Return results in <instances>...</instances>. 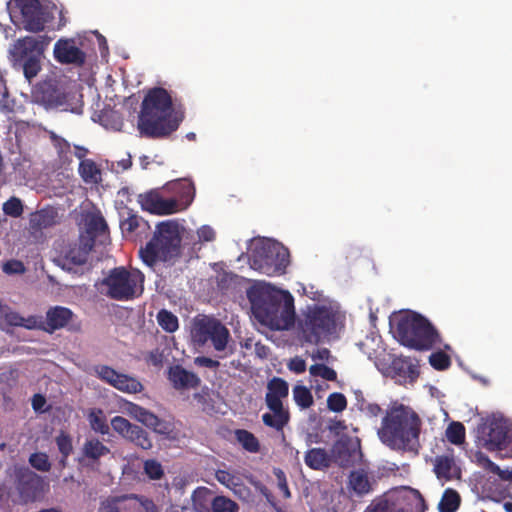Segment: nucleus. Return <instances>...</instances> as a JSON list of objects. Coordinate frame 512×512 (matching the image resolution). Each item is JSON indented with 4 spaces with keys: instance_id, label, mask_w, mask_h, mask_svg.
Segmentation results:
<instances>
[{
    "instance_id": "nucleus-1",
    "label": "nucleus",
    "mask_w": 512,
    "mask_h": 512,
    "mask_svg": "<svg viewBox=\"0 0 512 512\" xmlns=\"http://www.w3.org/2000/svg\"><path fill=\"white\" fill-rule=\"evenodd\" d=\"M422 425V419L414 409L394 402L386 409L377 435L391 450L418 454Z\"/></svg>"
},
{
    "instance_id": "nucleus-2",
    "label": "nucleus",
    "mask_w": 512,
    "mask_h": 512,
    "mask_svg": "<svg viewBox=\"0 0 512 512\" xmlns=\"http://www.w3.org/2000/svg\"><path fill=\"white\" fill-rule=\"evenodd\" d=\"M172 97L162 87L150 89L145 95L138 116V130L149 138H162L176 131L183 121L182 111H173Z\"/></svg>"
},
{
    "instance_id": "nucleus-3",
    "label": "nucleus",
    "mask_w": 512,
    "mask_h": 512,
    "mask_svg": "<svg viewBox=\"0 0 512 512\" xmlns=\"http://www.w3.org/2000/svg\"><path fill=\"white\" fill-rule=\"evenodd\" d=\"M255 318L272 330L288 329L294 321L292 298L285 301V294L268 286H253L247 291Z\"/></svg>"
},
{
    "instance_id": "nucleus-4",
    "label": "nucleus",
    "mask_w": 512,
    "mask_h": 512,
    "mask_svg": "<svg viewBox=\"0 0 512 512\" xmlns=\"http://www.w3.org/2000/svg\"><path fill=\"white\" fill-rule=\"evenodd\" d=\"M181 241L176 222H160L152 239L140 249V257L149 267H153L158 261L174 264L181 256Z\"/></svg>"
},
{
    "instance_id": "nucleus-5",
    "label": "nucleus",
    "mask_w": 512,
    "mask_h": 512,
    "mask_svg": "<svg viewBox=\"0 0 512 512\" xmlns=\"http://www.w3.org/2000/svg\"><path fill=\"white\" fill-rule=\"evenodd\" d=\"M395 338L401 345L416 351H428L442 343L437 329L418 313L402 316L398 320Z\"/></svg>"
},
{
    "instance_id": "nucleus-6",
    "label": "nucleus",
    "mask_w": 512,
    "mask_h": 512,
    "mask_svg": "<svg viewBox=\"0 0 512 512\" xmlns=\"http://www.w3.org/2000/svg\"><path fill=\"white\" fill-rule=\"evenodd\" d=\"M52 38L47 35L25 36L17 39L9 48V60L16 69H22L30 82L41 71V58Z\"/></svg>"
},
{
    "instance_id": "nucleus-7",
    "label": "nucleus",
    "mask_w": 512,
    "mask_h": 512,
    "mask_svg": "<svg viewBox=\"0 0 512 512\" xmlns=\"http://www.w3.org/2000/svg\"><path fill=\"white\" fill-rule=\"evenodd\" d=\"M144 274L138 269L128 270L120 266L110 270L102 280L107 287L106 295L114 300L128 301L139 297L144 291Z\"/></svg>"
},
{
    "instance_id": "nucleus-8",
    "label": "nucleus",
    "mask_w": 512,
    "mask_h": 512,
    "mask_svg": "<svg viewBox=\"0 0 512 512\" xmlns=\"http://www.w3.org/2000/svg\"><path fill=\"white\" fill-rule=\"evenodd\" d=\"M252 269L267 276H279L286 272L290 263L289 250L276 242L261 243L249 258Z\"/></svg>"
},
{
    "instance_id": "nucleus-9",
    "label": "nucleus",
    "mask_w": 512,
    "mask_h": 512,
    "mask_svg": "<svg viewBox=\"0 0 512 512\" xmlns=\"http://www.w3.org/2000/svg\"><path fill=\"white\" fill-rule=\"evenodd\" d=\"M298 329L304 342L318 344L323 336L335 331V315L325 306L307 307L298 321Z\"/></svg>"
},
{
    "instance_id": "nucleus-10",
    "label": "nucleus",
    "mask_w": 512,
    "mask_h": 512,
    "mask_svg": "<svg viewBox=\"0 0 512 512\" xmlns=\"http://www.w3.org/2000/svg\"><path fill=\"white\" fill-rule=\"evenodd\" d=\"M289 395L288 383L280 378L273 377L267 383V393L265 395V402L271 413H264L262 415L263 423L277 431H281L289 422L290 415L283 407L282 400Z\"/></svg>"
},
{
    "instance_id": "nucleus-11",
    "label": "nucleus",
    "mask_w": 512,
    "mask_h": 512,
    "mask_svg": "<svg viewBox=\"0 0 512 512\" xmlns=\"http://www.w3.org/2000/svg\"><path fill=\"white\" fill-rule=\"evenodd\" d=\"M478 434L488 450H498L504 458H512V427L508 420L491 418L478 427Z\"/></svg>"
},
{
    "instance_id": "nucleus-12",
    "label": "nucleus",
    "mask_w": 512,
    "mask_h": 512,
    "mask_svg": "<svg viewBox=\"0 0 512 512\" xmlns=\"http://www.w3.org/2000/svg\"><path fill=\"white\" fill-rule=\"evenodd\" d=\"M192 338L199 345L211 341L217 351H223L230 337L229 330L217 319L203 316L195 320L192 327Z\"/></svg>"
},
{
    "instance_id": "nucleus-13",
    "label": "nucleus",
    "mask_w": 512,
    "mask_h": 512,
    "mask_svg": "<svg viewBox=\"0 0 512 512\" xmlns=\"http://www.w3.org/2000/svg\"><path fill=\"white\" fill-rule=\"evenodd\" d=\"M20 9V23L24 30L40 33L52 23L54 16L39 0H14Z\"/></svg>"
},
{
    "instance_id": "nucleus-14",
    "label": "nucleus",
    "mask_w": 512,
    "mask_h": 512,
    "mask_svg": "<svg viewBox=\"0 0 512 512\" xmlns=\"http://www.w3.org/2000/svg\"><path fill=\"white\" fill-rule=\"evenodd\" d=\"M44 487V480L37 473L29 469L19 470L15 479L18 498L14 502L22 505L36 502L42 498Z\"/></svg>"
},
{
    "instance_id": "nucleus-15",
    "label": "nucleus",
    "mask_w": 512,
    "mask_h": 512,
    "mask_svg": "<svg viewBox=\"0 0 512 512\" xmlns=\"http://www.w3.org/2000/svg\"><path fill=\"white\" fill-rule=\"evenodd\" d=\"M37 102L46 108H60L64 111H74L71 104V93L67 92L63 86L58 85L53 80L44 81L39 84L35 91Z\"/></svg>"
},
{
    "instance_id": "nucleus-16",
    "label": "nucleus",
    "mask_w": 512,
    "mask_h": 512,
    "mask_svg": "<svg viewBox=\"0 0 512 512\" xmlns=\"http://www.w3.org/2000/svg\"><path fill=\"white\" fill-rule=\"evenodd\" d=\"M93 246V239L70 244L57 256L55 263L63 270L78 273L79 268L87 263Z\"/></svg>"
},
{
    "instance_id": "nucleus-17",
    "label": "nucleus",
    "mask_w": 512,
    "mask_h": 512,
    "mask_svg": "<svg viewBox=\"0 0 512 512\" xmlns=\"http://www.w3.org/2000/svg\"><path fill=\"white\" fill-rule=\"evenodd\" d=\"M330 456L331 464L341 468L353 467L362 457L360 444L348 436L341 437L333 444Z\"/></svg>"
},
{
    "instance_id": "nucleus-18",
    "label": "nucleus",
    "mask_w": 512,
    "mask_h": 512,
    "mask_svg": "<svg viewBox=\"0 0 512 512\" xmlns=\"http://www.w3.org/2000/svg\"><path fill=\"white\" fill-rule=\"evenodd\" d=\"M55 60L64 65L81 67L85 64L86 54L77 45L73 38H60L56 41L53 50Z\"/></svg>"
},
{
    "instance_id": "nucleus-19",
    "label": "nucleus",
    "mask_w": 512,
    "mask_h": 512,
    "mask_svg": "<svg viewBox=\"0 0 512 512\" xmlns=\"http://www.w3.org/2000/svg\"><path fill=\"white\" fill-rule=\"evenodd\" d=\"M164 191H150L140 195V203L144 210L156 215H170L180 212L175 199L172 196L165 197Z\"/></svg>"
},
{
    "instance_id": "nucleus-20",
    "label": "nucleus",
    "mask_w": 512,
    "mask_h": 512,
    "mask_svg": "<svg viewBox=\"0 0 512 512\" xmlns=\"http://www.w3.org/2000/svg\"><path fill=\"white\" fill-rule=\"evenodd\" d=\"M164 192L172 194L181 211L187 209L195 197L194 184L186 179L169 182L165 185Z\"/></svg>"
},
{
    "instance_id": "nucleus-21",
    "label": "nucleus",
    "mask_w": 512,
    "mask_h": 512,
    "mask_svg": "<svg viewBox=\"0 0 512 512\" xmlns=\"http://www.w3.org/2000/svg\"><path fill=\"white\" fill-rule=\"evenodd\" d=\"M167 378L172 387L179 391L195 389L201 383L200 378L194 372L186 370L179 364L169 367Z\"/></svg>"
},
{
    "instance_id": "nucleus-22",
    "label": "nucleus",
    "mask_w": 512,
    "mask_h": 512,
    "mask_svg": "<svg viewBox=\"0 0 512 512\" xmlns=\"http://www.w3.org/2000/svg\"><path fill=\"white\" fill-rule=\"evenodd\" d=\"M137 507L139 504L136 494L113 496L101 502L99 512H138Z\"/></svg>"
},
{
    "instance_id": "nucleus-23",
    "label": "nucleus",
    "mask_w": 512,
    "mask_h": 512,
    "mask_svg": "<svg viewBox=\"0 0 512 512\" xmlns=\"http://www.w3.org/2000/svg\"><path fill=\"white\" fill-rule=\"evenodd\" d=\"M74 316L73 311L67 307L54 306L49 308L44 320L45 332L51 334L56 330L67 327Z\"/></svg>"
},
{
    "instance_id": "nucleus-24",
    "label": "nucleus",
    "mask_w": 512,
    "mask_h": 512,
    "mask_svg": "<svg viewBox=\"0 0 512 512\" xmlns=\"http://www.w3.org/2000/svg\"><path fill=\"white\" fill-rule=\"evenodd\" d=\"M434 472L439 479L452 480L461 477V469L457 466L452 453L435 458Z\"/></svg>"
},
{
    "instance_id": "nucleus-25",
    "label": "nucleus",
    "mask_w": 512,
    "mask_h": 512,
    "mask_svg": "<svg viewBox=\"0 0 512 512\" xmlns=\"http://www.w3.org/2000/svg\"><path fill=\"white\" fill-rule=\"evenodd\" d=\"M120 228L122 234L126 238H134L138 233L147 231L150 226L147 221L139 217L132 210L127 209L126 217L124 213L121 215Z\"/></svg>"
},
{
    "instance_id": "nucleus-26",
    "label": "nucleus",
    "mask_w": 512,
    "mask_h": 512,
    "mask_svg": "<svg viewBox=\"0 0 512 512\" xmlns=\"http://www.w3.org/2000/svg\"><path fill=\"white\" fill-rule=\"evenodd\" d=\"M304 462L312 470L323 471L331 466V456L324 448H311L306 451Z\"/></svg>"
},
{
    "instance_id": "nucleus-27",
    "label": "nucleus",
    "mask_w": 512,
    "mask_h": 512,
    "mask_svg": "<svg viewBox=\"0 0 512 512\" xmlns=\"http://www.w3.org/2000/svg\"><path fill=\"white\" fill-rule=\"evenodd\" d=\"M348 489L360 497L370 493L372 484L367 471L364 469L351 471L348 476Z\"/></svg>"
},
{
    "instance_id": "nucleus-28",
    "label": "nucleus",
    "mask_w": 512,
    "mask_h": 512,
    "mask_svg": "<svg viewBox=\"0 0 512 512\" xmlns=\"http://www.w3.org/2000/svg\"><path fill=\"white\" fill-rule=\"evenodd\" d=\"M57 213L53 209H41L31 213L29 226L34 231H41L56 223Z\"/></svg>"
},
{
    "instance_id": "nucleus-29",
    "label": "nucleus",
    "mask_w": 512,
    "mask_h": 512,
    "mask_svg": "<svg viewBox=\"0 0 512 512\" xmlns=\"http://www.w3.org/2000/svg\"><path fill=\"white\" fill-rule=\"evenodd\" d=\"M78 172L87 184H99L102 182V171L92 159L80 161Z\"/></svg>"
},
{
    "instance_id": "nucleus-30",
    "label": "nucleus",
    "mask_w": 512,
    "mask_h": 512,
    "mask_svg": "<svg viewBox=\"0 0 512 512\" xmlns=\"http://www.w3.org/2000/svg\"><path fill=\"white\" fill-rule=\"evenodd\" d=\"M113 387L128 394L140 393L144 389L142 383L138 379L123 373H120L119 377L116 378Z\"/></svg>"
},
{
    "instance_id": "nucleus-31",
    "label": "nucleus",
    "mask_w": 512,
    "mask_h": 512,
    "mask_svg": "<svg viewBox=\"0 0 512 512\" xmlns=\"http://www.w3.org/2000/svg\"><path fill=\"white\" fill-rule=\"evenodd\" d=\"M125 439L134 443L136 446L140 447L143 450H149L153 447L149 433L142 427L135 424L133 425Z\"/></svg>"
},
{
    "instance_id": "nucleus-32",
    "label": "nucleus",
    "mask_w": 512,
    "mask_h": 512,
    "mask_svg": "<svg viewBox=\"0 0 512 512\" xmlns=\"http://www.w3.org/2000/svg\"><path fill=\"white\" fill-rule=\"evenodd\" d=\"M110 453V449L96 438L88 439L83 446V454L86 458L98 460Z\"/></svg>"
},
{
    "instance_id": "nucleus-33",
    "label": "nucleus",
    "mask_w": 512,
    "mask_h": 512,
    "mask_svg": "<svg viewBox=\"0 0 512 512\" xmlns=\"http://www.w3.org/2000/svg\"><path fill=\"white\" fill-rule=\"evenodd\" d=\"M235 437L244 450L250 453H258L260 451L259 440L250 431L245 429H237L235 431Z\"/></svg>"
},
{
    "instance_id": "nucleus-34",
    "label": "nucleus",
    "mask_w": 512,
    "mask_h": 512,
    "mask_svg": "<svg viewBox=\"0 0 512 512\" xmlns=\"http://www.w3.org/2000/svg\"><path fill=\"white\" fill-rule=\"evenodd\" d=\"M460 501L459 493L454 489L448 488L441 497L438 509L440 512H455L460 506Z\"/></svg>"
},
{
    "instance_id": "nucleus-35",
    "label": "nucleus",
    "mask_w": 512,
    "mask_h": 512,
    "mask_svg": "<svg viewBox=\"0 0 512 512\" xmlns=\"http://www.w3.org/2000/svg\"><path fill=\"white\" fill-rule=\"evenodd\" d=\"M364 512H408L403 507H397L395 503L387 498L374 499L364 510Z\"/></svg>"
},
{
    "instance_id": "nucleus-36",
    "label": "nucleus",
    "mask_w": 512,
    "mask_h": 512,
    "mask_svg": "<svg viewBox=\"0 0 512 512\" xmlns=\"http://www.w3.org/2000/svg\"><path fill=\"white\" fill-rule=\"evenodd\" d=\"M88 420L91 428L98 433L107 434L109 426L106 417L101 409H92L88 414Z\"/></svg>"
},
{
    "instance_id": "nucleus-37",
    "label": "nucleus",
    "mask_w": 512,
    "mask_h": 512,
    "mask_svg": "<svg viewBox=\"0 0 512 512\" xmlns=\"http://www.w3.org/2000/svg\"><path fill=\"white\" fill-rule=\"evenodd\" d=\"M159 326L166 332L173 333L179 328L178 318L170 311L162 309L157 314Z\"/></svg>"
},
{
    "instance_id": "nucleus-38",
    "label": "nucleus",
    "mask_w": 512,
    "mask_h": 512,
    "mask_svg": "<svg viewBox=\"0 0 512 512\" xmlns=\"http://www.w3.org/2000/svg\"><path fill=\"white\" fill-rule=\"evenodd\" d=\"M357 407L369 418H377L382 413V408L377 403L367 402L361 391L356 392Z\"/></svg>"
},
{
    "instance_id": "nucleus-39",
    "label": "nucleus",
    "mask_w": 512,
    "mask_h": 512,
    "mask_svg": "<svg viewBox=\"0 0 512 512\" xmlns=\"http://www.w3.org/2000/svg\"><path fill=\"white\" fill-rule=\"evenodd\" d=\"M293 397L296 404L302 409L311 407L314 402L311 391L303 385H296L293 388Z\"/></svg>"
},
{
    "instance_id": "nucleus-40",
    "label": "nucleus",
    "mask_w": 512,
    "mask_h": 512,
    "mask_svg": "<svg viewBox=\"0 0 512 512\" xmlns=\"http://www.w3.org/2000/svg\"><path fill=\"white\" fill-rule=\"evenodd\" d=\"M56 444L59 452L62 455L60 464L64 467L66 465L67 458L73 451L72 439L70 435L61 431L60 434L56 437Z\"/></svg>"
},
{
    "instance_id": "nucleus-41",
    "label": "nucleus",
    "mask_w": 512,
    "mask_h": 512,
    "mask_svg": "<svg viewBox=\"0 0 512 512\" xmlns=\"http://www.w3.org/2000/svg\"><path fill=\"white\" fill-rule=\"evenodd\" d=\"M448 441L454 445H461L465 441V427L461 422H452L446 429Z\"/></svg>"
},
{
    "instance_id": "nucleus-42",
    "label": "nucleus",
    "mask_w": 512,
    "mask_h": 512,
    "mask_svg": "<svg viewBox=\"0 0 512 512\" xmlns=\"http://www.w3.org/2000/svg\"><path fill=\"white\" fill-rule=\"evenodd\" d=\"M211 508L213 512H238L239 510L237 503L225 496L214 497Z\"/></svg>"
},
{
    "instance_id": "nucleus-43",
    "label": "nucleus",
    "mask_w": 512,
    "mask_h": 512,
    "mask_svg": "<svg viewBox=\"0 0 512 512\" xmlns=\"http://www.w3.org/2000/svg\"><path fill=\"white\" fill-rule=\"evenodd\" d=\"M144 474L150 480H160L164 477V469L162 464L156 459H147L143 463Z\"/></svg>"
},
{
    "instance_id": "nucleus-44",
    "label": "nucleus",
    "mask_w": 512,
    "mask_h": 512,
    "mask_svg": "<svg viewBox=\"0 0 512 512\" xmlns=\"http://www.w3.org/2000/svg\"><path fill=\"white\" fill-rule=\"evenodd\" d=\"M2 210L5 215L18 218L23 214V203L20 198L12 196L3 203Z\"/></svg>"
},
{
    "instance_id": "nucleus-45",
    "label": "nucleus",
    "mask_w": 512,
    "mask_h": 512,
    "mask_svg": "<svg viewBox=\"0 0 512 512\" xmlns=\"http://www.w3.org/2000/svg\"><path fill=\"white\" fill-rule=\"evenodd\" d=\"M96 376L113 387L116 378L119 377L120 372L108 365H97L94 367Z\"/></svg>"
},
{
    "instance_id": "nucleus-46",
    "label": "nucleus",
    "mask_w": 512,
    "mask_h": 512,
    "mask_svg": "<svg viewBox=\"0 0 512 512\" xmlns=\"http://www.w3.org/2000/svg\"><path fill=\"white\" fill-rule=\"evenodd\" d=\"M96 376L113 387L116 378L119 377L120 372L108 365H97L94 367Z\"/></svg>"
},
{
    "instance_id": "nucleus-47",
    "label": "nucleus",
    "mask_w": 512,
    "mask_h": 512,
    "mask_svg": "<svg viewBox=\"0 0 512 512\" xmlns=\"http://www.w3.org/2000/svg\"><path fill=\"white\" fill-rule=\"evenodd\" d=\"M309 373L311 376L321 377L327 381H336L337 379L336 371L325 364L311 365L309 368Z\"/></svg>"
},
{
    "instance_id": "nucleus-48",
    "label": "nucleus",
    "mask_w": 512,
    "mask_h": 512,
    "mask_svg": "<svg viewBox=\"0 0 512 512\" xmlns=\"http://www.w3.org/2000/svg\"><path fill=\"white\" fill-rule=\"evenodd\" d=\"M430 365L438 371H444L451 366V358L444 351H437L429 356Z\"/></svg>"
},
{
    "instance_id": "nucleus-49",
    "label": "nucleus",
    "mask_w": 512,
    "mask_h": 512,
    "mask_svg": "<svg viewBox=\"0 0 512 512\" xmlns=\"http://www.w3.org/2000/svg\"><path fill=\"white\" fill-rule=\"evenodd\" d=\"M87 230L89 233L101 235L108 230V225L101 214H94L87 221Z\"/></svg>"
},
{
    "instance_id": "nucleus-50",
    "label": "nucleus",
    "mask_w": 512,
    "mask_h": 512,
    "mask_svg": "<svg viewBox=\"0 0 512 512\" xmlns=\"http://www.w3.org/2000/svg\"><path fill=\"white\" fill-rule=\"evenodd\" d=\"M147 416L144 417L143 421L141 422L143 425L147 426L148 428L153 429L155 432L160 434L167 433V426L165 421L160 419L157 415L152 413L151 411H148Z\"/></svg>"
},
{
    "instance_id": "nucleus-51",
    "label": "nucleus",
    "mask_w": 512,
    "mask_h": 512,
    "mask_svg": "<svg viewBox=\"0 0 512 512\" xmlns=\"http://www.w3.org/2000/svg\"><path fill=\"white\" fill-rule=\"evenodd\" d=\"M147 416L144 417L143 421L141 422L143 425L147 426L148 428L153 429L155 432L160 434L167 433V426L165 421L160 419L157 415L152 413L151 411H148Z\"/></svg>"
},
{
    "instance_id": "nucleus-52",
    "label": "nucleus",
    "mask_w": 512,
    "mask_h": 512,
    "mask_svg": "<svg viewBox=\"0 0 512 512\" xmlns=\"http://www.w3.org/2000/svg\"><path fill=\"white\" fill-rule=\"evenodd\" d=\"M327 407L332 412L340 413L346 409L347 399L342 393H331L327 398Z\"/></svg>"
},
{
    "instance_id": "nucleus-53",
    "label": "nucleus",
    "mask_w": 512,
    "mask_h": 512,
    "mask_svg": "<svg viewBox=\"0 0 512 512\" xmlns=\"http://www.w3.org/2000/svg\"><path fill=\"white\" fill-rule=\"evenodd\" d=\"M29 463L33 468L41 472H48L51 469V464L47 454L42 452L31 454L29 457Z\"/></svg>"
},
{
    "instance_id": "nucleus-54",
    "label": "nucleus",
    "mask_w": 512,
    "mask_h": 512,
    "mask_svg": "<svg viewBox=\"0 0 512 512\" xmlns=\"http://www.w3.org/2000/svg\"><path fill=\"white\" fill-rule=\"evenodd\" d=\"M133 425L134 424L122 416H115L111 419V426L113 430L122 435L124 438H126Z\"/></svg>"
},
{
    "instance_id": "nucleus-55",
    "label": "nucleus",
    "mask_w": 512,
    "mask_h": 512,
    "mask_svg": "<svg viewBox=\"0 0 512 512\" xmlns=\"http://www.w3.org/2000/svg\"><path fill=\"white\" fill-rule=\"evenodd\" d=\"M273 474L276 477L277 480V487L282 493L283 497L285 499H288L291 497V492L288 486L287 478L285 472L281 468H274Z\"/></svg>"
},
{
    "instance_id": "nucleus-56",
    "label": "nucleus",
    "mask_w": 512,
    "mask_h": 512,
    "mask_svg": "<svg viewBox=\"0 0 512 512\" xmlns=\"http://www.w3.org/2000/svg\"><path fill=\"white\" fill-rule=\"evenodd\" d=\"M216 479L218 482L230 489L241 485L240 479L238 477L225 470H218L216 472Z\"/></svg>"
},
{
    "instance_id": "nucleus-57",
    "label": "nucleus",
    "mask_w": 512,
    "mask_h": 512,
    "mask_svg": "<svg viewBox=\"0 0 512 512\" xmlns=\"http://www.w3.org/2000/svg\"><path fill=\"white\" fill-rule=\"evenodd\" d=\"M50 139L54 147L57 149L59 155L67 154L70 152L71 147L66 139L58 136L54 132H50Z\"/></svg>"
},
{
    "instance_id": "nucleus-58",
    "label": "nucleus",
    "mask_w": 512,
    "mask_h": 512,
    "mask_svg": "<svg viewBox=\"0 0 512 512\" xmlns=\"http://www.w3.org/2000/svg\"><path fill=\"white\" fill-rule=\"evenodd\" d=\"M3 272L12 275V274H23L25 272L24 264L19 260H9L2 265Z\"/></svg>"
},
{
    "instance_id": "nucleus-59",
    "label": "nucleus",
    "mask_w": 512,
    "mask_h": 512,
    "mask_svg": "<svg viewBox=\"0 0 512 512\" xmlns=\"http://www.w3.org/2000/svg\"><path fill=\"white\" fill-rule=\"evenodd\" d=\"M126 411L132 418L136 419L139 422H142L144 417L147 416L146 414L149 410L145 409L144 407H141L138 404L128 402L126 404Z\"/></svg>"
},
{
    "instance_id": "nucleus-60",
    "label": "nucleus",
    "mask_w": 512,
    "mask_h": 512,
    "mask_svg": "<svg viewBox=\"0 0 512 512\" xmlns=\"http://www.w3.org/2000/svg\"><path fill=\"white\" fill-rule=\"evenodd\" d=\"M21 327H24L29 330L33 329H39L45 331V325L44 320L42 317L39 316H29L27 318L23 317L22 325Z\"/></svg>"
},
{
    "instance_id": "nucleus-61",
    "label": "nucleus",
    "mask_w": 512,
    "mask_h": 512,
    "mask_svg": "<svg viewBox=\"0 0 512 512\" xmlns=\"http://www.w3.org/2000/svg\"><path fill=\"white\" fill-rule=\"evenodd\" d=\"M138 504V512H159V509L154 503V501L147 497L138 496Z\"/></svg>"
},
{
    "instance_id": "nucleus-62",
    "label": "nucleus",
    "mask_w": 512,
    "mask_h": 512,
    "mask_svg": "<svg viewBox=\"0 0 512 512\" xmlns=\"http://www.w3.org/2000/svg\"><path fill=\"white\" fill-rule=\"evenodd\" d=\"M477 461L480 466H482L486 471L495 474V472L500 471V467L495 464L490 458L482 453L477 456Z\"/></svg>"
},
{
    "instance_id": "nucleus-63",
    "label": "nucleus",
    "mask_w": 512,
    "mask_h": 512,
    "mask_svg": "<svg viewBox=\"0 0 512 512\" xmlns=\"http://www.w3.org/2000/svg\"><path fill=\"white\" fill-rule=\"evenodd\" d=\"M5 322L14 327H21L23 316H21L18 312L9 311L4 314Z\"/></svg>"
},
{
    "instance_id": "nucleus-64",
    "label": "nucleus",
    "mask_w": 512,
    "mask_h": 512,
    "mask_svg": "<svg viewBox=\"0 0 512 512\" xmlns=\"http://www.w3.org/2000/svg\"><path fill=\"white\" fill-rule=\"evenodd\" d=\"M288 368L297 374H301L306 370V362L302 358L296 356L290 360Z\"/></svg>"
}]
</instances>
